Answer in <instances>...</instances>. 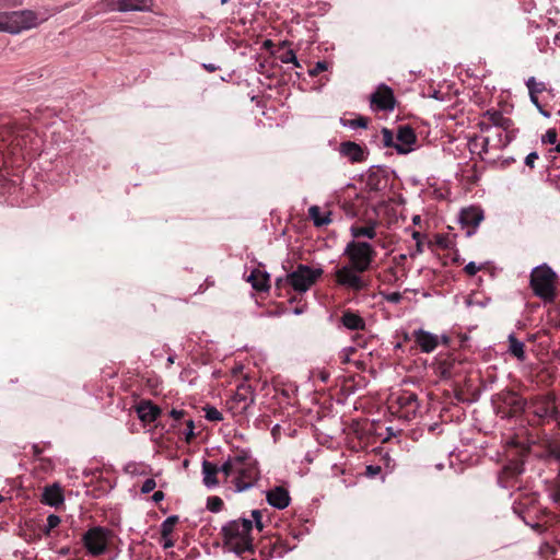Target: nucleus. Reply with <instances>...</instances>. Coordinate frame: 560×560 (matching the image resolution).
I'll list each match as a JSON object with an SVG mask.
<instances>
[{
	"instance_id": "f257e3e1",
	"label": "nucleus",
	"mask_w": 560,
	"mask_h": 560,
	"mask_svg": "<svg viewBox=\"0 0 560 560\" xmlns=\"http://www.w3.org/2000/svg\"><path fill=\"white\" fill-rule=\"evenodd\" d=\"M376 255L372 244L364 241H350L343 250L348 264L334 272L336 284L355 293L368 290L370 281L362 275L371 269Z\"/></svg>"
},
{
	"instance_id": "f03ea898",
	"label": "nucleus",
	"mask_w": 560,
	"mask_h": 560,
	"mask_svg": "<svg viewBox=\"0 0 560 560\" xmlns=\"http://www.w3.org/2000/svg\"><path fill=\"white\" fill-rule=\"evenodd\" d=\"M33 130L16 125L9 117L0 118V177L9 175L8 168L24 159L23 150L33 145Z\"/></svg>"
},
{
	"instance_id": "7ed1b4c3",
	"label": "nucleus",
	"mask_w": 560,
	"mask_h": 560,
	"mask_svg": "<svg viewBox=\"0 0 560 560\" xmlns=\"http://www.w3.org/2000/svg\"><path fill=\"white\" fill-rule=\"evenodd\" d=\"M253 521L248 518H238L228 522L221 528L223 546L237 557L244 553H255L253 537Z\"/></svg>"
},
{
	"instance_id": "20e7f679",
	"label": "nucleus",
	"mask_w": 560,
	"mask_h": 560,
	"mask_svg": "<svg viewBox=\"0 0 560 560\" xmlns=\"http://www.w3.org/2000/svg\"><path fill=\"white\" fill-rule=\"evenodd\" d=\"M557 273L546 264L530 272L529 285L534 294L545 303H552L557 296Z\"/></svg>"
},
{
	"instance_id": "39448f33",
	"label": "nucleus",
	"mask_w": 560,
	"mask_h": 560,
	"mask_svg": "<svg viewBox=\"0 0 560 560\" xmlns=\"http://www.w3.org/2000/svg\"><path fill=\"white\" fill-rule=\"evenodd\" d=\"M323 273L322 268L313 269L310 266L300 264L292 272L287 275L285 279L278 278L276 280V288L281 289L282 285L289 284L295 292L304 293L317 282Z\"/></svg>"
},
{
	"instance_id": "423d86ee",
	"label": "nucleus",
	"mask_w": 560,
	"mask_h": 560,
	"mask_svg": "<svg viewBox=\"0 0 560 560\" xmlns=\"http://www.w3.org/2000/svg\"><path fill=\"white\" fill-rule=\"evenodd\" d=\"M3 21V32L19 34L22 31L36 27L47 20V16L40 15L32 10H21L11 12H1Z\"/></svg>"
},
{
	"instance_id": "0eeeda50",
	"label": "nucleus",
	"mask_w": 560,
	"mask_h": 560,
	"mask_svg": "<svg viewBox=\"0 0 560 560\" xmlns=\"http://www.w3.org/2000/svg\"><path fill=\"white\" fill-rule=\"evenodd\" d=\"M433 365L435 374L443 380H455L470 373L469 364L455 354L440 355Z\"/></svg>"
},
{
	"instance_id": "6e6552de",
	"label": "nucleus",
	"mask_w": 560,
	"mask_h": 560,
	"mask_svg": "<svg viewBox=\"0 0 560 560\" xmlns=\"http://www.w3.org/2000/svg\"><path fill=\"white\" fill-rule=\"evenodd\" d=\"M255 402V394L252 386L245 382L241 383L233 396L226 400L225 407L232 416L245 415L248 408Z\"/></svg>"
},
{
	"instance_id": "1a4fd4ad",
	"label": "nucleus",
	"mask_w": 560,
	"mask_h": 560,
	"mask_svg": "<svg viewBox=\"0 0 560 560\" xmlns=\"http://www.w3.org/2000/svg\"><path fill=\"white\" fill-rule=\"evenodd\" d=\"M110 534L112 532L108 528L102 526H94L88 529L82 537L88 552L91 556L105 553Z\"/></svg>"
},
{
	"instance_id": "9d476101",
	"label": "nucleus",
	"mask_w": 560,
	"mask_h": 560,
	"mask_svg": "<svg viewBox=\"0 0 560 560\" xmlns=\"http://www.w3.org/2000/svg\"><path fill=\"white\" fill-rule=\"evenodd\" d=\"M371 108L376 112H390L396 106L393 90L386 84H380L370 96Z\"/></svg>"
},
{
	"instance_id": "9b49d317",
	"label": "nucleus",
	"mask_w": 560,
	"mask_h": 560,
	"mask_svg": "<svg viewBox=\"0 0 560 560\" xmlns=\"http://www.w3.org/2000/svg\"><path fill=\"white\" fill-rule=\"evenodd\" d=\"M395 405L397 406L395 412H397L400 418L409 420L417 415L419 409L418 396L415 393L404 392L396 398L390 408L394 409Z\"/></svg>"
},
{
	"instance_id": "f8f14e48",
	"label": "nucleus",
	"mask_w": 560,
	"mask_h": 560,
	"mask_svg": "<svg viewBox=\"0 0 560 560\" xmlns=\"http://www.w3.org/2000/svg\"><path fill=\"white\" fill-rule=\"evenodd\" d=\"M417 141L415 130L410 126H399L396 135L395 149L399 154H407L411 151V145Z\"/></svg>"
},
{
	"instance_id": "ddd939ff",
	"label": "nucleus",
	"mask_w": 560,
	"mask_h": 560,
	"mask_svg": "<svg viewBox=\"0 0 560 560\" xmlns=\"http://www.w3.org/2000/svg\"><path fill=\"white\" fill-rule=\"evenodd\" d=\"M416 345L424 353L433 352L440 343V337L424 329H417L412 332Z\"/></svg>"
},
{
	"instance_id": "4468645a",
	"label": "nucleus",
	"mask_w": 560,
	"mask_h": 560,
	"mask_svg": "<svg viewBox=\"0 0 560 560\" xmlns=\"http://www.w3.org/2000/svg\"><path fill=\"white\" fill-rule=\"evenodd\" d=\"M235 487L237 491L248 489L258 478L255 460L236 471Z\"/></svg>"
},
{
	"instance_id": "2eb2a0df",
	"label": "nucleus",
	"mask_w": 560,
	"mask_h": 560,
	"mask_svg": "<svg viewBox=\"0 0 560 560\" xmlns=\"http://www.w3.org/2000/svg\"><path fill=\"white\" fill-rule=\"evenodd\" d=\"M377 226L378 221L376 219H369L365 225L352 224L350 228V234L353 237L352 241H360V238L374 240L377 235Z\"/></svg>"
},
{
	"instance_id": "dca6fc26",
	"label": "nucleus",
	"mask_w": 560,
	"mask_h": 560,
	"mask_svg": "<svg viewBox=\"0 0 560 560\" xmlns=\"http://www.w3.org/2000/svg\"><path fill=\"white\" fill-rule=\"evenodd\" d=\"M387 171L382 167H373L366 177V186L372 191H382L387 187Z\"/></svg>"
},
{
	"instance_id": "f3484780",
	"label": "nucleus",
	"mask_w": 560,
	"mask_h": 560,
	"mask_svg": "<svg viewBox=\"0 0 560 560\" xmlns=\"http://www.w3.org/2000/svg\"><path fill=\"white\" fill-rule=\"evenodd\" d=\"M65 497L62 488L58 483H54L50 486H46L42 493L40 502L52 506L59 508V505L63 504Z\"/></svg>"
},
{
	"instance_id": "a211bd4d",
	"label": "nucleus",
	"mask_w": 560,
	"mask_h": 560,
	"mask_svg": "<svg viewBox=\"0 0 560 560\" xmlns=\"http://www.w3.org/2000/svg\"><path fill=\"white\" fill-rule=\"evenodd\" d=\"M138 418L144 423L154 422L161 413V409L151 400H141L136 407Z\"/></svg>"
},
{
	"instance_id": "6ab92c4d",
	"label": "nucleus",
	"mask_w": 560,
	"mask_h": 560,
	"mask_svg": "<svg viewBox=\"0 0 560 560\" xmlns=\"http://www.w3.org/2000/svg\"><path fill=\"white\" fill-rule=\"evenodd\" d=\"M267 502L279 510L285 509L290 504V495L283 487H276L267 492Z\"/></svg>"
},
{
	"instance_id": "aec40b11",
	"label": "nucleus",
	"mask_w": 560,
	"mask_h": 560,
	"mask_svg": "<svg viewBox=\"0 0 560 560\" xmlns=\"http://www.w3.org/2000/svg\"><path fill=\"white\" fill-rule=\"evenodd\" d=\"M340 320L342 325L350 330L360 331L365 330L366 328V323L364 318L351 310H346L342 313Z\"/></svg>"
},
{
	"instance_id": "412c9836",
	"label": "nucleus",
	"mask_w": 560,
	"mask_h": 560,
	"mask_svg": "<svg viewBox=\"0 0 560 560\" xmlns=\"http://www.w3.org/2000/svg\"><path fill=\"white\" fill-rule=\"evenodd\" d=\"M483 220V212L480 208L470 207L464 209L460 213V222L463 225L475 230Z\"/></svg>"
},
{
	"instance_id": "4be33fe9",
	"label": "nucleus",
	"mask_w": 560,
	"mask_h": 560,
	"mask_svg": "<svg viewBox=\"0 0 560 560\" xmlns=\"http://www.w3.org/2000/svg\"><path fill=\"white\" fill-rule=\"evenodd\" d=\"M247 281L252 284V287L256 291H268L270 288V278L266 271H261L258 268L252 270L250 275L247 278Z\"/></svg>"
},
{
	"instance_id": "5701e85b",
	"label": "nucleus",
	"mask_w": 560,
	"mask_h": 560,
	"mask_svg": "<svg viewBox=\"0 0 560 560\" xmlns=\"http://www.w3.org/2000/svg\"><path fill=\"white\" fill-rule=\"evenodd\" d=\"M340 153L347 156L351 162H362L365 160L364 150L355 142L346 141L340 145Z\"/></svg>"
},
{
	"instance_id": "b1692460",
	"label": "nucleus",
	"mask_w": 560,
	"mask_h": 560,
	"mask_svg": "<svg viewBox=\"0 0 560 560\" xmlns=\"http://www.w3.org/2000/svg\"><path fill=\"white\" fill-rule=\"evenodd\" d=\"M485 117L491 125L502 128L505 131H509L513 126V120L505 117L500 110L489 109L485 113Z\"/></svg>"
},
{
	"instance_id": "393cba45",
	"label": "nucleus",
	"mask_w": 560,
	"mask_h": 560,
	"mask_svg": "<svg viewBox=\"0 0 560 560\" xmlns=\"http://www.w3.org/2000/svg\"><path fill=\"white\" fill-rule=\"evenodd\" d=\"M117 10L120 12L145 11L149 10L152 4V0H117Z\"/></svg>"
},
{
	"instance_id": "a878e982",
	"label": "nucleus",
	"mask_w": 560,
	"mask_h": 560,
	"mask_svg": "<svg viewBox=\"0 0 560 560\" xmlns=\"http://www.w3.org/2000/svg\"><path fill=\"white\" fill-rule=\"evenodd\" d=\"M218 472L219 468L215 464L208 460L202 463L203 483L207 487H214L219 483L217 478Z\"/></svg>"
},
{
	"instance_id": "bb28decb",
	"label": "nucleus",
	"mask_w": 560,
	"mask_h": 560,
	"mask_svg": "<svg viewBox=\"0 0 560 560\" xmlns=\"http://www.w3.org/2000/svg\"><path fill=\"white\" fill-rule=\"evenodd\" d=\"M503 401L510 407L509 416H515L516 413L521 412L525 406L521 397L514 392L506 393L504 395Z\"/></svg>"
},
{
	"instance_id": "cd10ccee",
	"label": "nucleus",
	"mask_w": 560,
	"mask_h": 560,
	"mask_svg": "<svg viewBox=\"0 0 560 560\" xmlns=\"http://www.w3.org/2000/svg\"><path fill=\"white\" fill-rule=\"evenodd\" d=\"M509 352L520 361H524L526 358L525 345L514 335L509 336Z\"/></svg>"
},
{
	"instance_id": "c85d7f7f",
	"label": "nucleus",
	"mask_w": 560,
	"mask_h": 560,
	"mask_svg": "<svg viewBox=\"0 0 560 560\" xmlns=\"http://www.w3.org/2000/svg\"><path fill=\"white\" fill-rule=\"evenodd\" d=\"M330 212L325 215H322L320 209L318 206H312L308 209V215L313 220L315 226H324L328 225L331 222Z\"/></svg>"
},
{
	"instance_id": "c756f323",
	"label": "nucleus",
	"mask_w": 560,
	"mask_h": 560,
	"mask_svg": "<svg viewBox=\"0 0 560 560\" xmlns=\"http://www.w3.org/2000/svg\"><path fill=\"white\" fill-rule=\"evenodd\" d=\"M230 458H231V463H233L236 471L240 470L241 468L247 466L252 462H254L249 452H247L245 450L237 451L235 453V455Z\"/></svg>"
},
{
	"instance_id": "7c9ffc66",
	"label": "nucleus",
	"mask_w": 560,
	"mask_h": 560,
	"mask_svg": "<svg viewBox=\"0 0 560 560\" xmlns=\"http://www.w3.org/2000/svg\"><path fill=\"white\" fill-rule=\"evenodd\" d=\"M277 549H279V544H272V539H267V541L264 539L261 540V547H260V556L264 558V560H268L272 557H277Z\"/></svg>"
},
{
	"instance_id": "2f4dec72",
	"label": "nucleus",
	"mask_w": 560,
	"mask_h": 560,
	"mask_svg": "<svg viewBox=\"0 0 560 560\" xmlns=\"http://www.w3.org/2000/svg\"><path fill=\"white\" fill-rule=\"evenodd\" d=\"M178 523V516L172 515L168 516L162 524H161V535L163 538H167L174 530L175 525Z\"/></svg>"
},
{
	"instance_id": "473e14b6",
	"label": "nucleus",
	"mask_w": 560,
	"mask_h": 560,
	"mask_svg": "<svg viewBox=\"0 0 560 560\" xmlns=\"http://www.w3.org/2000/svg\"><path fill=\"white\" fill-rule=\"evenodd\" d=\"M526 85L528 88L529 94L538 95L539 93H542L546 91V84L544 82H537L534 77H530Z\"/></svg>"
},
{
	"instance_id": "72a5a7b5",
	"label": "nucleus",
	"mask_w": 560,
	"mask_h": 560,
	"mask_svg": "<svg viewBox=\"0 0 560 560\" xmlns=\"http://www.w3.org/2000/svg\"><path fill=\"white\" fill-rule=\"evenodd\" d=\"M117 8H118L117 0H101L95 5V12L101 13V12H106V11H113V10H117Z\"/></svg>"
},
{
	"instance_id": "f704fd0d",
	"label": "nucleus",
	"mask_w": 560,
	"mask_h": 560,
	"mask_svg": "<svg viewBox=\"0 0 560 560\" xmlns=\"http://www.w3.org/2000/svg\"><path fill=\"white\" fill-rule=\"evenodd\" d=\"M203 410L206 412L205 417L208 421L220 422L223 420L222 413L215 407L207 405Z\"/></svg>"
},
{
	"instance_id": "c9c22d12",
	"label": "nucleus",
	"mask_w": 560,
	"mask_h": 560,
	"mask_svg": "<svg viewBox=\"0 0 560 560\" xmlns=\"http://www.w3.org/2000/svg\"><path fill=\"white\" fill-rule=\"evenodd\" d=\"M281 62L283 63H293L296 68H300L301 65L299 60L296 59V56L292 49H288L283 51L281 55L278 56Z\"/></svg>"
},
{
	"instance_id": "e433bc0d",
	"label": "nucleus",
	"mask_w": 560,
	"mask_h": 560,
	"mask_svg": "<svg viewBox=\"0 0 560 560\" xmlns=\"http://www.w3.org/2000/svg\"><path fill=\"white\" fill-rule=\"evenodd\" d=\"M224 502L219 497H209L207 501V509L213 513H218L222 510Z\"/></svg>"
},
{
	"instance_id": "4c0bfd02",
	"label": "nucleus",
	"mask_w": 560,
	"mask_h": 560,
	"mask_svg": "<svg viewBox=\"0 0 560 560\" xmlns=\"http://www.w3.org/2000/svg\"><path fill=\"white\" fill-rule=\"evenodd\" d=\"M370 119L368 117H364V116H359L354 119H350V120H342V124L346 126V125H349L350 127L352 128H366L368 127V124H369Z\"/></svg>"
},
{
	"instance_id": "58836bf2",
	"label": "nucleus",
	"mask_w": 560,
	"mask_h": 560,
	"mask_svg": "<svg viewBox=\"0 0 560 560\" xmlns=\"http://www.w3.org/2000/svg\"><path fill=\"white\" fill-rule=\"evenodd\" d=\"M382 142L384 147L387 148H395V144H398L396 142V138H394L393 132L387 128L382 129Z\"/></svg>"
},
{
	"instance_id": "ea45409f",
	"label": "nucleus",
	"mask_w": 560,
	"mask_h": 560,
	"mask_svg": "<svg viewBox=\"0 0 560 560\" xmlns=\"http://www.w3.org/2000/svg\"><path fill=\"white\" fill-rule=\"evenodd\" d=\"M327 69H328L327 61H318L312 69L308 70V74L311 77H317L319 73L326 71Z\"/></svg>"
},
{
	"instance_id": "a19ab883",
	"label": "nucleus",
	"mask_w": 560,
	"mask_h": 560,
	"mask_svg": "<svg viewBox=\"0 0 560 560\" xmlns=\"http://www.w3.org/2000/svg\"><path fill=\"white\" fill-rule=\"evenodd\" d=\"M219 471H222L225 478H229L231 475L236 474V470L234 468L233 463H231L230 457L223 463Z\"/></svg>"
},
{
	"instance_id": "79ce46f5",
	"label": "nucleus",
	"mask_w": 560,
	"mask_h": 560,
	"mask_svg": "<svg viewBox=\"0 0 560 560\" xmlns=\"http://www.w3.org/2000/svg\"><path fill=\"white\" fill-rule=\"evenodd\" d=\"M504 470L510 475V476H517L520 474H522L523 471V465L521 463H513V464H510V465H506L504 467Z\"/></svg>"
},
{
	"instance_id": "37998d69",
	"label": "nucleus",
	"mask_w": 560,
	"mask_h": 560,
	"mask_svg": "<svg viewBox=\"0 0 560 560\" xmlns=\"http://www.w3.org/2000/svg\"><path fill=\"white\" fill-rule=\"evenodd\" d=\"M272 544H279V549H277V557H283L289 550H291V547L280 537H277Z\"/></svg>"
},
{
	"instance_id": "c03bdc74",
	"label": "nucleus",
	"mask_w": 560,
	"mask_h": 560,
	"mask_svg": "<svg viewBox=\"0 0 560 560\" xmlns=\"http://www.w3.org/2000/svg\"><path fill=\"white\" fill-rule=\"evenodd\" d=\"M252 517L254 520L256 528L261 532L264 529L262 512L260 510H253Z\"/></svg>"
},
{
	"instance_id": "a18cd8bd",
	"label": "nucleus",
	"mask_w": 560,
	"mask_h": 560,
	"mask_svg": "<svg viewBox=\"0 0 560 560\" xmlns=\"http://www.w3.org/2000/svg\"><path fill=\"white\" fill-rule=\"evenodd\" d=\"M557 138H558L557 130L555 128H550L547 130V132L542 137V142L553 144L557 142Z\"/></svg>"
},
{
	"instance_id": "49530a36",
	"label": "nucleus",
	"mask_w": 560,
	"mask_h": 560,
	"mask_svg": "<svg viewBox=\"0 0 560 560\" xmlns=\"http://www.w3.org/2000/svg\"><path fill=\"white\" fill-rule=\"evenodd\" d=\"M186 424H187L188 431L185 433V441L187 443H190L195 439V432H194L195 424L191 419L187 420Z\"/></svg>"
},
{
	"instance_id": "de8ad7c7",
	"label": "nucleus",
	"mask_w": 560,
	"mask_h": 560,
	"mask_svg": "<svg viewBox=\"0 0 560 560\" xmlns=\"http://www.w3.org/2000/svg\"><path fill=\"white\" fill-rule=\"evenodd\" d=\"M155 487H156L155 480L153 478H148V479H145V481L143 482V485L141 487V492L150 493L151 491L154 490Z\"/></svg>"
},
{
	"instance_id": "09e8293b",
	"label": "nucleus",
	"mask_w": 560,
	"mask_h": 560,
	"mask_svg": "<svg viewBox=\"0 0 560 560\" xmlns=\"http://www.w3.org/2000/svg\"><path fill=\"white\" fill-rule=\"evenodd\" d=\"M384 298L389 303L398 304L401 301L402 295L400 292H392L385 294Z\"/></svg>"
},
{
	"instance_id": "8fccbe9b",
	"label": "nucleus",
	"mask_w": 560,
	"mask_h": 560,
	"mask_svg": "<svg viewBox=\"0 0 560 560\" xmlns=\"http://www.w3.org/2000/svg\"><path fill=\"white\" fill-rule=\"evenodd\" d=\"M61 520L58 515L50 514L47 517L48 529H54L60 524Z\"/></svg>"
},
{
	"instance_id": "3c124183",
	"label": "nucleus",
	"mask_w": 560,
	"mask_h": 560,
	"mask_svg": "<svg viewBox=\"0 0 560 560\" xmlns=\"http://www.w3.org/2000/svg\"><path fill=\"white\" fill-rule=\"evenodd\" d=\"M480 269H481V267H478L475 262H472V261H471V262H469V264H467V265L465 266L464 271H465L468 276L472 277V276H475V275H476Z\"/></svg>"
},
{
	"instance_id": "603ef678",
	"label": "nucleus",
	"mask_w": 560,
	"mask_h": 560,
	"mask_svg": "<svg viewBox=\"0 0 560 560\" xmlns=\"http://www.w3.org/2000/svg\"><path fill=\"white\" fill-rule=\"evenodd\" d=\"M382 468L380 466L369 465L366 466L365 474L369 477H375L381 474Z\"/></svg>"
},
{
	"instance_id": "864d4df0",
	"label": "nucleus",
	"mask_w": 560,
	"mask_h": 560,
	"mask_svg": "<svg viewBox=\"0 0 560 560\" xmlns=\"http://www.w3.org/2000/svg\"><path fill=\"white\" fill-rule=\"evenodd\" d=\"M186 415V411L184 410H177V409H172L170 411V416L175 420V421H179L182 420Z\"/></svg>"
},
{
	"instance_id": "5fc2aeb1",
	"label": "nucleus",
	"mask_w": 560,
	"mask_h": 560,
	"mask_svg": "<svg viewBox=\"0 0 560 560\" xmlns=\"http://www.w3.org/2000/svg\"><path fill=\"white\" fill-rule=\"evenodd\" d=\"M538 159L537 152L529 153L525 159V164L530 168L534 167L535 161Z\"/></svg>"
},
{
	"instance_id": "6e6d98bb",
	"label": "nucleus",
	"mask_w": 560,
	"mask_h": 560,
	"mask_svg": "<svg viewBox=\"0 0 560 560\" xmlns=\"http://www.w3.org/2000/svg\"><path fill=\"white\" fill-rule=\"evenodd\" d=\"M532 103L539 109L541 114L545 116H548L549 114L542 109V106L540 105L538 101V95L529 94Z\"/></svg>"
},
{
	"instance_id": "4d7b16f0",
	"label": "nucleus",
	"mask_w": 560,
	"mask_h": 560,
	"mask_svg": "<svg viewBox=\"0 0 560 560\" xmlns=\"http://www.w3.org/2000/svg\"><path fill=\"white\" fill-rule=\"evenodd\" d=\"M164 499V492L163 491H155L152 495V500L156 503H159L160 501H162Z\"/></svg>"
},
{
	"instance_id": "13d9d810",
	"label": "nucleus",
	"mask_w": 560,
	"mask_h": 560,
	"mask_svg": "<svg viewBox=\"0 0 560 560\" xmlns=\"http://www.w3.org/2000/svg\"><path fill=\"white\" fill-rule=\"evenodd\" d=\"M552 498L556 502L560 503V488L556 489L552 493Z\"/></svg>"
},
{
	"instance_id": "bf43d9fd",
	"label": "nucleus",
	"mask_w": 560,
	"mask_h": 560,
	"mask_svg": "<svg viewBox=\"0 0 560 560\" xmlns=\"http://www.w3.org/2000/svg\"><path fill=\"white\" fill-rule=\"evenodd\" d=\"M319 377L323 382H327L329 374L327 372L323 371V372H320Z\"/></svg>"
},
{
	"instance_id": "052dcab7",
	"label": "nucleus",
	"mask_w": 560,
	"mask_h": 560,
	"mask_svg": "<svg viewBox=\"0 0 560 560\" xmlns=\"http://www.w3.org/2000/svg\"><path fill=\"white\" fill-rule=\"evenodd\" d=\"M361 339H362V336L359 334L353 337V340L358 343V346L363 347L364 343L361 342Z\"/></svg>"
},
{
	"instance_id": "680f3d73",
	"label": "nucleus",
	"mask_w": 560,
	"mask_h": 560,
	"mask_svg": "<svg viewBox=\"0 0 560 560\" xmlns=\"http://www.w3.org/2000/svg\"><path fill=\"white\" fill-rule=\"evenodd\" d=\"M450 340H451V339H450V337H447V336H442V337L440 338V342H442V343H444V345H448V343H450Z\"/></svg>"
},
{
	"instance_id": "e2e57ef3",
	"label": "nucleus",
	"mask_w": 560,
	"mask_h": 560,
	"mask_svg": "<svg viewBox=\"0 0 560 560\" xmlns=\"http://www.w3.org/2000/svg\"><path fill=\"white\" fill-rule=\"evenodd\" d=\"M51 530H52V529H48V525H45V526H44V528L42 529V533H43L45 536H49Z\"/></svg>"
},
{
	"instance_id": "0e129e2a",
	"label": "nucleus",
	"mask_w": 560,
	"mask_h": 560,
	"mask_svg": "<svg viewBox=\"0 0 560 560\" xmlns=\"http://www.w3.org/2000/svg\"><path fill=\"white\" fill-rule=\"evenodd\" d=\"M174 545V542L172 540H166L165 544H164V548H170Z\"/></svg>"
},
{
	"instance_id": "69168bd1",
	"label": "nucleus",
	"mask_w": 560,
	"mask_h": 560,
	"mask_svg": "<svg viewBox=\"0 0 560 560\" xmlns=\"http://www.w3.org/2000/svg\"><path fill=\"white\" fill-rule=\"evenodd\" d=\"M242 560H256L255 558L248 559L246 553H244L242 557H240Z\"/></svg>"
},
{
	"instance_id": "338daca9",
	"label": "nucleus",
	"mask_w": 560,
	"mask_h": 560,
	"mask_svg": "<svg viewBox=\"0 0 560 560\" xmlns=\"http://www.w3.org/2000/svg\"><path fill=\"white\" fill-rule=\"evenodd\" d=\"M206 69L209 70V71H214L215 67H213V66H206Z\"/></svg>"
},
{
	"instance_id": "774afa93",
	"label": "nucleus",
	"mask_w": 560,
	"mask_h": 560,
	"mask_svg": "<svg viewBox=\"0 0 560 560\" xmlns=\"http://www.w3.org/2000/svg\"><path fill=\"white\" fill-rule=\"evenodd\" d=\"M555 151H556V152H558V153H560V143H558V144L556 145Z\"/></svg>"
}]
</instances>
